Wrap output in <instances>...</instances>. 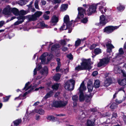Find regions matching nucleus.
Returning a JSON list of instances; mask_svg holds the SVG:
<instances>
[{"instance_id": "obj_1", "label": "nucleus", "mask_w": 126, "mask_h": 126, "mask_svg": "<svg viewBox=\"0 0 126 126\" xmlns=\"http://www.w3.org/2000/svg\"><path fill=\"white\" fill-rule=\"evenodd\" d=\"M64 23L61 27L60 28L61 30H66L67 29H69L68 32L70 33L72 30V27L74 26H72L71 21H69V16L66 15L64 18Z\"/></svg>"}, {"instance_id": "obj_2", "label": "nucleus", "mask_w": 126, "mask_h": 126, "mask_svg": "<svg viewBox=\"0 0 126 126\" xmlns=\"http://www.w3.org/2000/svg\"><path fill=\"white\" fill-rule=\"evenodd\" d=\"M81 65H79L75 68L76 70L87 69L88 70L91 69V67L90 65L89 61L86 59H83L82 60V62L81 63Z\"/></svg>"}, {"instance_id": "obj_3", "label": "nucleus", "mask_w": 126, "mask_h": 126, "mask_svg": "<svg viewBox=\"0 0 126 126\" xmlns=\"http://www.w3.org/2000/svg\"><path fill=\"white\" fill-rule=\"evenodd\" d=\"M78 17L81 19V22L83 23H86L88 21L87 17L84 15L85 13V10L82 8L79 7L78 8Z\"/></svg>"}, {"instance_id": "obj_4", "label": "nucleus", "mask_w": 126, "mask_h": 126, "mask_svg": "<svg viewBox=\"0 0 126 126\" xmlns=\"http://www.w3.org/2000/svg\"><path fill=\"white\" fill-rule=\"evenodd\" d=\"M100 4L101 5L103 4L104 5H106L105 3L103 2H101L100 3H97L96 4L90 5L87 11L88 15H90L96 12L97 6Z\"/></svg>"}, {"instance_id": "obj_5", "label": "nucleus", "mask_w": 126, "mask_h": 126, "mask_svg": "<svg viewBox=\"0 0 126 126\" xmlns=\"http://www.w3.org/2000/svg\"><path fill=\"white\" fill-rule=\"evenodd\" d=\"M48 53L46 52L43 53L40 57V59L41 60L42 64H47L51 59L52 57V55H50L48 56Z\"/></svg>"}, {"instance_id": "obj_6", "label": "nucleus", "mask_w": 126, "mask_h": 126, "mask_svg": "<svg viewBox=\"0 0 126 126\" xmlns=\"http://www.w3.org/2000/svg\"><path fill=\"white\" fill-rule=\"evenodd\" d=\"M80 93V94L79 95V100L80 101H83L85 99L86 102H90L91 98L93 96V94L90 93L89 95H86L84 96L82 92Z\"/></svg>"}, {"instance_id": "obj_7", "label": "nucleus", "mask_w": 126, "mask_h": 126, "mask_svg": "<svg viewBox=\"0 0 126 126\" xmlns=\"http://www.w3.org/2000/svg\"><path fill=\"white\" fill-rule=\"evenodd\" d=\"M75 84V81L71 79L65 83V88L69 90H72L74 89Z\"/></svg>"}, {"instance_id": "obj_8", "label": "nucleus", "mask_w": 126, "mask_h": 126, "mask_svg": "<svg viewBox=\"0 0 126 126\" xmlns=\"http://www.w3.org/2000/svg\"><path fill=\"white\" fill-rule=\"evenodd\" d=\"M111 40H106L105 42L106 43V46L107 48V52L106 55L109 56L110 54L112 52V49L114 47L111 44Z\"/></svg>"}, {"instance_id": "obj_9", "label": "nucleus", "mask_w": 126, "mask_h": 126, "mask_svg": "<svg viewBox=\"0 0 126 126\" xmlns=\"http://www.w3.org/2000/svg\"><path fill=\"white\" fill-rule=\"evenodd\" d=\"M42 14L40 11H37L34 15L27 16V17L29 21H34L36 20L38 17L40 16Z\"/></svg>"}, {"instance_id": "obj_10", "label": "nucleus", "mask_w": 126, "mask_h": 126, "mask_svg": "<svg viewBox=\"0 0 126 126\" xmlns=\"http://www.w3.org/2000/svg\"><path fill=\"white\" fill-rule=\"evenodd\" d=\"M119 26H108L105 27L103 30L104 32L109 34L112 32L113 31L118 29Z\"/></svg>"}, {"instance_id": "obj_11", "label": "nucleus", "mask_w": 126, "mask_h": 126, "mask_svg": "<svg viewBox=\"0 0 126 126\" xmlns=\"http://www.w3.org/2000/svg\"><path fill=\"white\" fill-rule=\"evenodd\" d=\"M67 103L66 101H54L52 105L56 107H63L65 106Z\"/></svg>"}, {"instance_id": "obj_12", "label": "nucleus", "mask_w": 126, "mask_h": 126, "mask_svg": "<svg viewBox=\"0 0 126 126\" xmlns=\"http://www.w3.org/2000/svg\"><path fill=\"white\" fill-rule=\"evenodd\" d=\"M111 57H109L107 58H103L101 60L100 62L98 64V67H100L102 66H105L106 64H107L108 63L109 60L110 58Z\"/></svg>"}, {"instance_id": "obj_13", "label": "nucleus", "mask_w": 126, "mask_h": 126, "mask_svg": "<svg viewBox=\"0 0 126 126\" xmlns=\"http://www.w3.org/2000/svg\"><path fill=\"white\" fill-rule=\"evenodd\" d=\"M114 72L115 73H122L124 77L126 78V73L122 70L118 66H116L114 68Z\"/></svg>"}, {"instance_id": "obj_14", "label": "nucleus", "mask_w": 126, "mask_h": 126, "mask_svg": "<svg viewBox=\"0 0 126 126\" xmlns=\"http://www.w3.org/2000/svg\"><path fill=\"white\" fill-rule=\"evenodd\" d=\"M108 22L107 18L103 15L100 17V23L102 25H105Z\"/></svg>"}, {"instance_id": "obj_15", "label": "nucleus", "mask_w": 126, "mask_h": 126, "mask_svg": "<svg viewBox=\"0 0 126 126\" xmlns=\"http://www.w3.org/2000/svg\"><path fill=\"white\" fill-rule=\"evenodd\" d=\"M11 8L9 6H7L5 8L3 11V13L5 15H10L11 14Z\"/></svg>"}, {"instance_id": "obj_16", "label": "nucleus", "mask_w": 126, "mask_h": 126, "mask_svg": "<svg viewBox=\"0 0 126 126\" xmlns=\"http://www.w3.org/2000/svg\"><path fill=\"white\" fill-rule=\"evenodd\" d=\"M60 44L62 45H64L66 44L65 41L64 40H61L60 41L59 43V44L57 45H54L51 48L52 50H55V49L59 47L60 46L59 45Z\"/></svg>"}, {"instance_id": "obj_17", "label": "nucleus", "mask_w": 126, "mask_h": 126, "mask_svg": "<svg viewBox=\"0 0 126 126\" xmlns=\"http://www.w3.org/2000/svg\"><path fill=\"white\" fill-rule=\"evenodd\" d=\"M48 69L47 67H45L43 69V71L41 72L40 76H38L37 78V79H41L43 76L46 75L47 73Z\"/></svg>"}, {"instance_id": "obj_18", "label": "nucleus", "mask_w": 126, "mask_h": 126, "mask_svg": "<svg viewBox=\"0 0 126 126\" xmlns=\"http://www.w3.org/2000/svg\"><path fill=\"white\" fill-rule=\"evenodd\" d=\"M35 113H38L40 115H43L45 111L43 110L40 109L32 110L30 114L31 115H34Z\"/></svg>"}, {"instance_id": "obj_19", "label": "nucleus", "mask_w": 126, "mask_h": 126, "mask_svg": "<svg viewBox=\"0 0 126 126\" xmlns=\"http://www.w3.org/2000/svg\"><path fill=\"white\" fill-rule=\"evenodd\" d=\"M58 21V19L57 17L55 16H53L52 17L51 21V24L52 26L55 25Z\"/></svg>"}, {"instance_id": "obj_20", "label": "nucleus", "mask_w": 126, "mask_h": 126, "mask_svg": "<svg viewBox=\"0 0 126 126\" xmlns=\"http://www.w3.org/2000/svg\"><path fill=\"white\" fill-rule=\"evenodd\" d=\"M17 18L19 20H21L18 21L16 22L14 24L15 25H17L22 23L23 22L25 18L24 16H22L18 17Z\"/></svg>"}, {"instance_id": "obj_21", "label": "nucleus", "mask_w": 126, "mask_h": 126, "mask_svg": "<svg viewBox=\"0 0 126 126\" xmlns=\"http://www.w3.org/2000/svg\"><path fill=\"white\" fill-rule=\"evenodd\" d=\"M95 111V110L94 109H90V110H88V112L84 111L83 113H82L81 116L82 118H85L88 116V114H89V113L91 111L94 112Z\"/></svg>"}, {"instance_id": "obj_22", "label": "nucleus", "mask_w": 126, "mask_h": 126, "mask_svg": "<svg viewBox=\"0 0 126 126\" xmlns=\"http://www.w3.org/2000/svg\"><path fill=\"white\" fill-rule=\"evenodd\" d=\"M92 82L91 81L88 82L87 83V88L89 92H91L93 88Z\"/></svg>"}, {"instance_id": "obj_23", "label": "nucleus", "mask_w": 126, "mask_h": 126, "mask_svg": "<svg viewBox=\"0 0 126 126\" xmlns=\"http://www.w3.org/2000/svg\"><path fill=\"white\" fill-rule=\"evenodd\" d=\"M98 5H99V9L101 13L102 14L104 13L107 10L106 7H103V6H105V5H104L103 4L101 5L100 4Z\"/></svg>"}, {"instance_id": "obj_24", "label": "nucleus", "mask_w": 126, "mask_h": 126, "mask_svg": "<svg viewBox=\"0 0 126 126\" xmlns=\"http://www.w3.org/2000/svg\"><path fill=\"white\" fill-rule=\"evenodd\" d=\"M79 89V92H82L83 91L86 89V88L84 86L83 82L81 83Z\"/></svg>"}, {"instance_id": "obj_25", "label": "nucleus", "mask_w": 126, "mask_h": 126, "mask_svg": "<svg viewBox=\"0 0 126 126\" xmlns=\"http://www.w3.org/2000/svg\"><path fill=\"white\" fill-rule=\"evenodd\" d=\"M111 80L110 79H107L104 82V86L106 87L108 86L111 83Z\"/></svg>"}, {"instance_id": "obj_26", "label": "nucleus", "mask_w": 126, "mask_h": 126, "mask_svg": "<svg viewBox=\"0 0 126 126\" xmlns=\"http://www.w3.org/2000/svg\"><path fill=\"white\" fill-rule=\"evenodd\" d=\"M12 12L16 16L19 15V12L18 9L16 8H11V12Z\"/></svg>"}, {"instance_id": "obj_27", "label": "nucleus", "mask_w": 126, "mask_h": 126, "mask_svg": "<svg viewBox=\"0 0 126 126\" xmlns=\"http://www.w3.org/2000/svg\"><path fill=\"white\" fill-rule=\"evenodd\" d=\"M119 55H117L116 57V58L117 59H121V58H122L121 54L124 53V52L122 48H120L119 49Z\"/></svg>"}, {"instance_id": "obj_28", "label": "nucleus", "mask_w": 126, "mask_h": 126, "mask_svg": "<svg viewBox=\"0 0 126 126\" xmlns=\"http://www.w3.org/2000/svg\"><path fill=\"white\" fill-rule=\"evenodd\" d=\"M53 94V92L52 91H50L49 92L47 93L45 97H44V98L46 99L50 97Z\"/></svg>"}, {"instance_id": "obj_29", "label": "nucleus", "mask_w": 126, "mask_h": 126, "mask_svg": "<svg viewBox=\"0 0 126 126\" xmlns=\"http://www.w3.org/2000/svg\"><path fill=\"white\" fill-rule=\"evenodd\" d=\"M36 64H37V66L36 68L34 69L33 71V74L34 75H36L37 73V69L38 70H40L41 67V65H37L38 63L37 62H36Z\"/></svg>"}, {"instance_id": "obj_30", "label": "nucleus", "mask_w": 126, "mask_h": 126, "mask_svg": "<svg viewBox=\"0 0 126 126\" xmlns=\"http://www.w3.org/2000/svg\"><path fill=\"white\" fill-rule=\"evenodd\" d=\"M100 85V81L98 80H97L95 81L94 83V87L96 88H98Z\"/></svg>"}, {"instance_id": "obj_31", "label": "nucleus", "mask_w": 126, "mask_h": 126, "mask_svg": "<svg viewBox=\"0 0 126 126\" xmlns=\"http://www.w3.org/2000/svg\"><path fill=\"white\" fill-rule=\"evenodd\" d=\"M125 8V7L124 5L120 4L119 6L117 7V9L120 12H122L123 11Z\"/></svg>"}, {"instance_id": "obj_32", "label": "nucleus", "mask_w": 126, "mask_h": 126, "mask_svg": "<svg viewBox=\"0 0 126 126\" xmlns=\"http://www.w3.org/2000/svg\"><path fill=\"white\" fill-rule=\"evenodd\" d=\"M95 120L92 121L90 120H88L87 121L86 124L87 126H93Z\"/></svg>"}, {"instance_id": "obj_33", "label": "nucleus", "mask_w": 126, "mask_h": 126, "mask_svg": "<svg viewBox=\"0 0 126 126\" xmlns=\"http://www.w3.org/2000/svg\"><path fill=\"white\" fill-rule=\"evenodd\" d=\"M118 83L121 85L124 86L126 85V79H124L121 81H119Z\"/></svg>"}, {"instance_id": "obj_34", "label": "nucleus", "mask_w": 126, "mask_h": 126, "mask_svg": "<svg viewBox=\"0 0 126 126\" xmlns=\"http://www.w3.org/2000/svg\"><path fill=\"white\" fill-rule=\"evenodd\" d=\"M32 111H31L29 114H28L27 113H26L25 115L24 118V119L25 121H27V120H28L30 119V117L29 114L32 115L31 114H30V113Z\"/></svg>"}, {"instance_id": "obj_35", "label": "nucleus", "mask_w": 126, "mask_h": 126, "mask_svg": "<svg viewBox=\"0 0 126 126\" xmlns=\"http://www.w3.org/2000/svg\"><path fill=\"white\" fill-rule=\"evenodd\" d=\"M67 5L66 4H63L61 6V9L62 11H64L67 8Z\"/></svg>"}, {"instance_id": "obj_36", "label": "nucleus", "mask_w": 126, "mask_h": 126, "mask_svg": "<svg viewBox=\"0 0 126 126\" xmlns=\"http://www.w3.org/2000/svg\"><path fill=\"white\" fill-rule=\"evenodd\" d=\"M101 52V50L98 48L95 49L94 50V53L95 55L98 54Z\"/></svg>"}, {"instance_id": "obj_37", "label": "nucleus", "mask_w": 126, "mask_h": 126, "mask_svg": "<svg viewBox=\"0 0 126 126\" xmlns=\"http://www.w3.org/2000/svg\"><path fill=\"white\" fill-rule=\"evenodd\" d=\"M21 122V119H18L14 121V123L16 126L19 125Z\"/></svg>"}, {"instance_id": "obj_38", "label": "nucleus", "mask_w": 126, "mask_h": 126, "mask_svg": "<svg viewBox=\"0 0 126 126\" xmlns=\"http://www.w3.org/2000/svg\"><path fill=\"white\" fill-rule=\"evenodd\" d=\"M30 83L29 82H28L26 84L25 87L23 89V90L26 91L31 88V86L28 87Z\"/></svg>"}, {"instance_id": "obj_39", "label": "nucleus", "mask_w": 126, "mask_h": 126, "mask_svg": "<svg viewBox=\"0 0 126 126\" xmlns=\"http://www.w3.org/2000/svg\"><path fill=\"white\" fill-rule=\"evenodd\" d=\"M28 12V11H25L23 10H21L19 12V15H24L27 14Z\"/></svg>"}, {"instance_id": "obj_40", "label": "nucleus", "mask_w": 126, "mask_h": 126, "mask_svg": "<svg viewBox=\"0 0 126 126\" xmlns=\"http://www.w3.org/2000/svg\"><path fill=\"white\" fill-rule=\"evenodd\" d=\"M60 77V75L59 74H56L53 77L54 79L56 81H58L59 80Z\"/></svg>"}, {"instance_id": "obj_41", "label": "nucleus", "mask_w": 126, "mask_h": 126, "mask_svg": "<svg viewBox=\"0 0 126 126\" xmlns=\"http://www.w3.org/2000/svg\"><path fill=\"white\" fill-rule=\"evenodd\" d=\"M59 85V84H58L56 83L54 84L52 86V88L53 90H57L58 88Z\"/></svg>"}, {"instance_id": "obj_42", "label": "nucleus", "mask_w": 126, "mask_h": 126, "mask_svg": "<svg viewBox=\"0 0 126 126\" xmlns=\"http://www.w3.org/2000/svg\"><path fill=\"white\" fill-rule=\"evenodd\" d=\"M48 120L53 121L55 120V118L52 116H49L47 117Z\"/></svg>"}, {"instance_id": "obj_43", "label": "nucleus", "mask_w": 126, "mask_h": 126, "mask_svg": "<svg viewBox=\"0 0 126 126\" xmlns=\"http://www.w3.org/2000/svg\"><path fill=\"white\" fill-rule=\"evenodd\" d=\"M18 3L21 5H22L25 4V1L23 0H20L18 2Z\"/></svg>"}, {"instance_id": "obj_44", "label": "nucleus", "mask_w": 126, "mask_h": 126, "mask_svg": "<svg viewBox=\"0 0 126 126\" xmlns=\"http://www.w3.org/2000/svg\"><path fill=\"white\" fill-rule=\"evenodd\" d=\"M117 105L116 103H112L110 106V108L112 109H113L117 108Z\"/></svg>"}, {"instance_id": "obj_45", "label": "nucleus", "mask_w": 126, "mask_h": 126, "mask_svg": "<svg viewBox=\"0 0 126 126\" xmlns=\"http://www.w3.org/2000/svg\"><path fill=\"white\" fill-rule=\"evenodd\" d=\"M39 1L38 0H36L35 2V8L37 9H39V6L38 3Z\"/></svg>"}, {"instance_id": "obj_46", "label": "nucleus", "mask_w": 126, "mask_h": 126, "mask_svg": "<svg viewBox=\"0 0 126 126\" xmlns=\"http://www.w3.org/2000/svg\"><path fill=\"white\" fill-rule=\"evenodd\" d=\"M72 99L73 101H77L78 99V97L76 95L73 96L72 97Z\"/></svg>"}, {"instance_id": "obj_47", "label": "nucleus", "mask_w": 126, "mask_h": 126, "mask_svg": "<svg viewBox=\"0 0 126 126\" xmlns=\"http://www.w3.org/2000/svg\"><path fill=\"white\" fill-rule=\"evenodd\" d=\"M80 40L79 39H78L75 42V46H79L80 43Z\"/></svg>"}, {"instance_id": "obj_48", "label": "nucleus", "mask_w": 126, "mask_h": 126, "mask_svg": "<svg viewBox=\"0 0 126 126\" xmlns=\"http://www.w3.org/2000/svg\"><path fill=\"white\" fill-rule=\"evenodd\" d=\"M39 24L41 27L48 28L47 27V25H45L43 22H40Z\"/></svg>"}, {"instance_id": "obj_49", "label": "nucleus", "mask_w": 126, "mask_h": 126, "mask_svg": "<svg viewBox=\"0 0 126 126\" xmlns=\"http://www.w3.org/2000/svg\"><path fill=\"white\" fill-rule=\"evenodd\" d=\"M29 10H31L32 12H34L35 11V9L34 8H32L31 5H28Z\"/></svg>"}, {"instance_id": "obj_50", "label": "nucleus", "mask_w": 126, "mask_h": 126, "mask_svg": "<svg viewBox=\"0 0 126 126\" xmlns=\"http://www.w3.org/2000/svg\"><path fill=\"white\" fill-rule=\"evenodd\" d=\"M5 24V23L3 21H0V28L2 27L4 24Z\"/></svg>"}, {"instance_id": "obj_51", "label": "nucleus", "mask_w": 126, "mask_h": 126, "mask_svg": "<svg viewBox=\"0 0 126 126\" xmlns=\"http://www.w3.org/2000/svg\"><path fill=\"white\" fill-rule=\"evenodd\" d=\"M67 57L70 59H72L73 58V56L71 54L67 55Z\"/></svg>"}, {"instance_id": "obj_52", "label": "nucleus", "mask_w": 126, "mask_h": 126, "mask_svg": "<svg viewBox=\"0 0 126 126\" xmlns=\"http://www.w3.org/2000/svg\"><path fill=\"white\" fill-rule=\"evenodd\" d=\"M43 17L46 20H47L49 19V16L47 15L46 14H44L43 16Z\"/></svg>"}, {"instance_id": "obj_53", "label": "nucleus", "mask_w": 126, "mask_h": 126, "mask_svg": "<svg viewBox=\"0 0 126 126\" xmlns=\"http://www.w3.org/2000/svg\"><path fill=\"white\" fill-rule=\"evenodd\" d=\"M9 97L7 96L5 98H4L3 101L4 102H7L8 101L9 99Z\"/></svg>"}, {"instance_id": "obj_54", "label": "nucleus", "mask_w": 126, "mask_h": 126, "mask_svg": "<svg viewBox=\"0 0 126 126\" xmlns=\"http://www.w3.org/2000/svg\"><path fill=\"white\" fill-rule=\"evenodd\" d=\"M96 46V45L95 44H93L90 47V49H92L95 48Z\"/></svg>"}, {"instance_id": "obj_55", "label": "nucleus", "mask_w": 126, "mask_h": 126, "mask_svg": "<svg viewBox=\"0 0 126 126\" xmlns=\"http://www.w3.org/2000/svg\"><path fill=\"white\" fill-rule=\"evenodd\" d=\"M35 119L37 120H39L40 119V116L39 115H36L35 117Z\"/></svg>"}, {"instance_id": "obj_56", "label": "nucleus", "mask_w": 126, "mask_h": 126, "mask_svg": "<svg viewBox=\"0 0 126 126\" xmlns=\"http://www.w3.org/2000/svg\"><path fill=\"white\" fill-rule=\"evenodd\" d=\"M53 1L55 3H58L61 2L60 0H53Z\"/></svg>"}, {"instance_id": "obj_57", "label": "nucleus", "mask_w": 126, "mask_h": 126, "mask_svg": "<svg viewBox=\"0 0 126 126\" xmlns=\"http://www.w3.org/2000/svg\"><path fill=\"white\" fill-rule=\"evenodd\" d=\"M98 74V72L97 71H95L92 74L93 75V76H96Z\"/></svg>"}, {"instance_id": "obj_58", "label": "nucleus", "mask_w": 126, "mask_h": 126, "mask_svg": "<svg viewBox=\"0 0 126 126\" xmlns=\"http://www.w3.org/2000/svg\"><path fill=\"white\" fill-rule=\"evenodd\" d=\"M77 101H73V106L74 107H75L77 105Z\"/></svg>"}, {"instance_id": "obj_59", "label": "nucleus", "mask_w": 126, "mask_h": 126, "mask_svg": "<svg viewBox=\"0 0 126 126\" xmlns=\"http://www.w3.org/2000/svg\"><path fill=\"white\" fill-rule=\"evenodd\" d=\"M41 3L42 5H45L46 4V2L44 0H42L41 1Z\"/></svg>"}, {"instance_id": "obj_60", "label": "nucleus", "mask_w": 126, "mask_h": 126, "mask_svg": "<svg viewBox=\"0 0 126 126\" xmlns=\"http://www.w3.org/2000/svg\"><path fill=\"white\" fill-rule=\"evenodd\" d=\"M116 102L117 103L120 104L122 102V100H116Z\"/></svg>"}, {"instance_id": "obj_61", "label": "nucleus", "mask_w": 126, "mask_h": 126, "mask_svg": "<svg viewBox=\"0 0 126 126\" xmlns=\"http://www.w3.org/2000/svg\"><path fill=\"white\" fill-rule=\"evenodd\" d=\"M117 116V114L116 113H113V114L112 116V119L113 118H116Z\"/></svg>"}, {"instance_id": "obj_62", "label": "nucleus", "mask_w": 126, "mask_h": 126, "mask_svg": "<svg viewBox=\"0 0 126 126\" xmlns=\"http://www.w3.org/2000/svg\"><path fill=\"white\" fill-rule=\"evenodd\" d=\"M62 49L64 51H65L67 50V47H63L62 48Z\"/></svg>"}, {"instance_id": "obj_63", "label": "nucleus", "mask_w": 126, "mask_h": 126, "mask_svg": "<svg viewBox=\"0 0 126 126\" xmlns=\"http://www.w3.org/2000/svg\"><path fill=\"white\" fill-rule=\"evenodd\" d=\"M55 115L57 116H64L65 115L64 114H56Z\"/></svg>"}, {"instance_id": "obj_64", "label": "nucleus", "mask_w": 126, "mask_h": 126, "mask_svg": "<svg viewBox=\"0 0 126 126\" xmlns=\"http://www.w3.org/2000/svg\"><path fill=\"white\" fill-rule=\"evenodd\" d=\"M39 103V102H37L33 104V106H36L37 105H38Z\"/></svg>"}]
</instances>
